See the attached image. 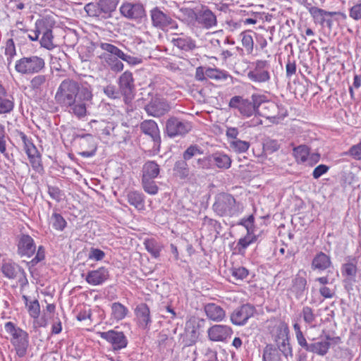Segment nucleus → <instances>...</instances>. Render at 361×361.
I'll return each instance as SVG.
<instances>
[{"mask_svg": "<svg viewBox=\"0 0 361 361\" xmlns=\"http://www.w3.org/2000/svg\"><path fill=\"white\" fill-rule=\"evenodd\" d=\"M192 128V125L190 121L176 116H171L166 121L165 132L171 138L183 137Z\"/></svg>", "mask_w": 361, "mask_h": 361, "instance_id": "39448f33", "label": "nucleus"}, {"mask_svg": "<svg viewBox=\"0 0 361 361\" xmlns=\"http://www.w3.org/2000/svg\"><path fill=\"white\" fill-rule=\"evenodd\" d=\"M143 178H156L160 173V167L154 161H147L142 166Z\"/></svg>", "mask_w": 361, "mask_h": 361, "instance_id": "7c9ffc66", "label": "nucleus"}, {"mask_svg": "<svg viewBox=\"0 0 361 361\" xmlns=\"http://www.w3.org/2000/svg\"><path fill=\"white\" fill-rule=\"evenodd\" d=\"M48 81V75H37L35 76L30 81L31 89L41 92L42 89L46 86Z\"/></svg>", "mask_w": 361, "mask_h": 361, "instance_id": "37998d69", "label": "nucleus"}, {"mask_svg": "<svg viewBox=\"0 0 361 361\" xmlns=\"http://www.w3.org/2000/svg\"><path fill=\"white\" fill-rule=\"evenodd\" d=\"M140 128L144 134L152 138L154 147H159L161 136L157 123L154 120H145L140 123Z\"/></svg>", "mask_w": 361, "mask_h": 361, "instance_id": "5701e85b", "label": "nucleus"}, {"mask_svg": "<svg viewBox=\"0 0 361 361\" xmlns=\"http://www.w3.org/2000/svg\"><path fill=\"white\" fill-rule=\"evenodd\" d=\"M301 315L305 324L310 328H315L317 326V316L314 313V310L309 306H305L302 309Z\"/></svg>", "mask_w": 361, "mask_h": 361, "instance_id": "f704fd0d", "label": "nucleus"}, {"mask_svg": "<svg viewBox=\"0 0 361 361\" xmlns=\"http://www.w3.org/2000/svg\"><path fill=\"white\" fill-rule=\"evenodd\" d=\"M45 258V250L43 246H39L35 257L27 264L30 267L36 266Z\"/></svg>", "mask_w": 361, "mask_h": 361, "instance_id": "0e129e2a", "label": "nucleus"}, {"mask_svg": "<svg viewBox=\"0 0 361 361\" xmlns=\"http://www.w3.org/2000/svg\"><path fill=\"white\" fill-rule=\"evenodd\" d=\"M231 271V275L237 280H243L249 274V271L244 267H233Z\"/></svg>", "mask_w": 361, "mask_h": 361, "instance_id": "052dcab7", "label": "nucleus"}, {"mask_svg": "<svg viewBox=\"0 0 361 361\" xmlns=\"http://www.w3.org/2000/svg\"><path fill=\"white\" fill-rule=\"evenodd\" d=\"M230 147L235 152L244 153L247 151L250 147V142L240 139L229 140Z\"/></svg>", "mask_w": 361, "mask_h": 361, "instance_id": "09e8293b", "label": "nucleus"}, {"mask_svg": "<svg viewBox=\"0 0 361 361\" xmlns=\"http://www.w3.org/2000/svg\"><path fill=\"white\" fill-rule=\"evenodd\" d=\"M109 276L108 269L102 267L96 270L88 271L85 276V281L92 286H99L104 283Z\"/></svg>", "mask_w": 361, "mask_h": 361, "instance_id": "a878e982", "label": "nucleus"}, {"mask_svg": "<svg viewBox=\"0 0 361 361\" xmlns=\"http://www.w3.org/2000/svg\"><path fill=\"white\" fill-rule=\"evenodd\" d=\"M347 154L351 156L356 160H361V142L351 147L347 152Z\"/></svg>", "mask_w": 361, "mask_h": 361, "instance_id": "774afa93", "label": "nucleus"}, {"mask_svg": "<svg viewBox=\"0 0 361 361\" xmlns=\"http://www.w3.org/2000/svg\"><path fill=\"white\" fill-rule=\"evenodd\" d=\"M145 249L149 252L154 257L157 258L160 254V246L158 243L154 239H147L145 240Z\"/></svg>", "mask_w": 361, "mask_h": 361, "instance_id": "603ef678", "label": "nucleus"}, {"mask_svg": "<svg viewBox=\"0 0 361 361\" xmlns=\"http://www.w3.org/2000/svg\"><path fill=\"white\" fill-rule=\"evenodd\" d=\"M171 109L169 103L164 99L154 97L145 106V110L149 116L159 117L168 113Z\"/></svg>", "mask_w": 361, "mask_h": 361, "instance_id": "4468645a", "label": "nucleus"}, {"mask_svg": "<svg viewBox=\"0 0 361 361\" xmlns=\"http://www.w3.org/2000/svg\"><path fill=\"white\" fill-rule=\"evenodd\" d=\"M251 32H252L251 30H246L240 33L242 44L247 54H251L254 48V41Z\"/></svg>", "mask_w": 361, "mask_h": 361, "instance_id": "c03bdc74", "label": "nucleus"}, {"mask_svg": "<svg viewBox=\"0 0 361 361\" xmlns=\"http://www.w3.org/2000/svg\"><path fill=\"white\" fill-rule=\"evenodd\" d=\"M195 20L197 23L202 28L209 30L217 25L216 15L206 6L195 13Z\"/></svg>", "mask_w": 361, "mask_h": 361, "instance_id": "a211bd4d", "label": "nucleus"}, {"mask_svg": "<svg viewBox=\"0 0 361 361\" xmlns=\"http://www.w3.org/2000/svg\"><path fill=\"white\" fill-rule=\"evenodd\" d=\"M99 47L104 51V52L99 56L102 65L105 68H109L116 73L123 71L124 67L123 63L120 61V58L112 53V49H111L118 48L112 44L106 42L100 43Z\"/></svg>", "mask_w": 361, "mask_h": 361, "instance_id": "423d86ee", "label": "nucleus"}, {"mask_svg": "<svg viewBox=\"0 0 361 361\" xmlns=\"http://www.w3.org/2000/svg\"><path fill=\"white\" fill-rule=\"evenodd\" d=\"M228 106L231 109H238L240 114L245 117H250L255 113H258L267 118L274 117V116L269 113L260 112L259 108H276L275 103L271 102H264L262 96L256 94H253L252 96L251 101L247 99H243L240 96H234L230 99Z\"/></svg>", "mask_w": 361, "mask_h": 361, "instance_id": "f03ea898", "label": "nucleus"}, {"mask_svg": "<svg viewBox=\"0 0 361 361\" xmlns=\"http://www.w3.org/2000/svg\"><path fill=\"white\" fill-rule=\"evenodd\" d=\"M168 39L173 48L176 47L182 52H190L197 48L195 40L183 32L171 33Z\"/></svg>", "mask_w": 361, "mask_h": 361, "instance_id": "9b49d317", "label": "nucleus"}, {"mask_svg": "<svg viewBox=\"0 0 361 361\" xmlns=\"http://www.w3.org/2000/svg\"><path fill=\"white\" fill-rule=\"evenodd\" d=\"M257 240V236L255 234H248L239 239L237 247L239 253H243L247 249V247L252 243Z\"/></svg>", "mask_w": 361, "mask_h": 361, "instance_id": "8fccbe9b", "label": "nucleus"}, {"mask_svg": "<svg viewBox=\"0 0 361 361\" xmlns=\"http://www.w3.org/2000/svg\"><path fill=\"white\" fill-rule=\"evenodd\" d=\"M279 352H281L286 358L293 357L292 348L289 343V338L276 343Z\"/></svg>", "mask_w": 361, "mask_h": 361, "instance_id": "5fc2aeb1", "label": "nucleus"}, {"mask_svg": "<svg viewBox=\"0 0 361 361\" xmlns=\"http://www.w3.org/2000/svg\"><path fill=\"white\" fill-rule=\"evenodd\" d=\"M343 283L344 288L348 290H352L353 283L355 282L357 275V266L355 263L350 262L342 264L341 268Z\"/></svg>", "mask_w": 361, "mask_h": 361, "instance_id": "b1692460", "label": "nucleus"}, {"mask_svg": "<svg viewBox=\"0 0 361 361\" xmlns=\"http://www.w3.org/2000/svg\"><path fill=\"white\" fill-rule=\"evenodd\" d=\"M309 12L314 18L315 23L324 25L326 20V11L315 6L310 8Z\"/></svg>", "mask_w": 361, "mask_h": 361, "instance_id": "de8ad7c7", "label": "nucleus"}, {"mask_svg": "<svg viewBox=\"0 0 361 361\" xmlns=\"http://www.w3.org/2000/svg\"><path fill=\"white\" fill-rule=\"evenodd\" d=\"M263 361H281L279 350L272 345H267L263 353Z\"/></svg>", "mask_w": 361, "mask_h": 361, "instance_id": "ea45409f", "label": "nucleus"}, {"mask_svg": "<svg viewBox=\"0 0 361 361\" xmlns=\"http://www.w3.org/2000/svg\"><path fill=\"white\" fill-rule=\"evenodd\" d=\"M16 137L22 142L23 149L27 155L32 167L35 170H38L42 167L41 154L33 144L32 139L21 131H17Z\"/></svg>", "mask_w": 361, "mask_h": 361, "instance_id": "1a4fd4ad", "label": "nucleus"}, {"mask_svg": "<svg viewBox=\"0 0 361 361\" xmlns=\"http://www.w3.org/2000/svg\"><path fill=\"white\" fill-rule=\"evenodd\" d=\"M270 63L266 60H257L247 72V78L255 83L268 82L271 79Z\"/></svg>", "mask_w": 361, "mask_h": 361, "instance_id": "0eeeda50", "label": "nucleus"}, {"mask_svg": "<svg viewBox=\"0 0 361 361\" xmlns=\"http://www.w3.org/2000/svg\"><path fill=\"white\" fill-rule=\"evenodd\" d=\"M204 310L207 318L214 322H220L226 317V311L224 308L214 302L205 304Z\"/></svg>", "mask_w": 361, "mask_h": 361, "instance_id": "bb28decb", "label": "nucleus"}, {"mask_svg": "<svg viewBox=\"0 0 361 361\" xmlns=\"http://www.w3.org/2000/svg\"><path fill=\"white\" fill-rule=\"evenodd\" d=\"M100 10L103 13H109L114 11L116 8V0H99Z\"/></svg>", "mask_w": 361, "mask_h": 361, "instance_id": "6e6d98bb", "label": "nucleus"}, {"mask_svg": "<svg viewBox=\"0 0 361 361\" xmlns=\"http://www.w3.org/2000/svg\"><path fill=\"white\" fill-rule=\"evenodd\" d=\"M45 66L44 60L37 56L23 57L16 62L15 69L21 74H33L40 72Z\"/></svg>", "mask_w": 361, "mask_h": 361, "instance_id": "6e6552de", "label": "nucleus"}, {"mask_svg": "<svg viewBox=\"0 0 361 361\" xmlns=\"http://www.w3.org/2000/svg\"><path fill=\"white\" fill-rule=\"evenodd\" d=\"M23 298L24 299V300L25 302L26 306L27 307L28 312H29L30 317H32L33 318H37L39 317V312H40V307H39V302L37 300H35L32 302H30V303L28 304L27 297L25 295H23Z\"/></svg>", "mask_w": 361, "mask_h": 361, "instance_id": "864d4df0", "label": "nucleus"}, {"mask_svg": "<svg viewBox=\"0 0 361 361\" xmlns=\"http://www.w3.org/2000/svg\"><path fill=\"white\" fill-rule=\"evenodd\" d=\"M103 92L109 98L113 99L120 98L121 94L120 90H118L115 85L111 84L104 87Z\"/></svg>", "mask_w": 361, "mask_h": 361, "instance_id": "bf43d9fd", "label": "nucleus"}, {"mask_svg": "<svg viewBox=\"0 0 361 361\" xmlns=\"http://www.w3.org/2000/svg\"><path fill=\"white\" fill-rule=\"evenodd\" d=\"M111 310V317L116 321L123 319L129 312L125 305L118 302L112 303Z\"/></svg>", "mask_w": 361, "mask_h": 361, "instance_id": "72a5a7b5", "label": "nucleus"}, {"mask_svg": "<svg viewBox=\"0 0 361 361\" xmlns=\"http://www.w3.org/2000/svg\"><path fill=\"white\" fill-rule=\"evenodd\" d=\"M233 330L231 327L223 324H214L207 330L208 338L214 342H227L231 337Z\"/></svg>", "mask_w": 361, "mask_h": 361, "instance_id": "dca6fc26", "label": "nucleus"}, {"mask_svg": "<svg viewBox=\"0 0 361 361\" xmlns=\"http://www.w3.org/2000/svg\"><path fill=\"white\" fill-rule=\"evenodd\" d=\"M254 312L253 306L250 304H244L234 310L231 314V321L235 325L243 326L253 316Z\"/></svg>", "mask_w": 361, "mask_h": 361, "instance_id": "f3484780", "label": "nucleus"}, {"mask_svg": "<svg viewBox=\"0 0 361 361\" xmlns=\"http://www.w3.org/2000/svg\"><path fill=\"white\" fill-rule=\"evenodd\" d=\"M85 10L88 16L92 17H99L103 13L100 10L99 3H89L85 6Z\"/></svg>", "mask_w": 361, "mask_h": 361, "instance_id": "4d7b16f0", "label": "nucleus"}, {"mask_svg": "<svg viewBox=\"0 0 361 361\" xmlns=\"http://www.w3.org/2000/svg\"><path fill=\"white\" fill-rule=\"evenodd\" d=\"M5 54L6 56H8V63H10L12 58L16 54L14 42L12 39H9L6 42Z\"/></svg>", "mask_w": 361, "mask_h": 361, "instance_id": "338daca9", "label": "nucleus"}, {"mask_svg": "<svg viewBox=\"0 0 361 361\" xmlns=\"http://www.w3.org/2000/svg\"><path fill=\"white\" fill-rule=\"evenodd\" d=\"M324 341L310 343L307 351L324 356L328 353L330 348V341H334L336 343L340 341L339 337L331 338L329 335H326Z\"/></svg>", "mask_w": 361, "mask_h": 361, "instance_id": "393cba45", "label": "nucleus"}, {"mask_svg": "<svg viewBox=\"0 0 361 361\" xmlns=\"http://www.w3.org/2000/svg\"><path fill=\"white\" fill-rule=\"evenodd\" d=\"M239 224L243 226L247 230V233L254 234L255 217L253 215H250L247 218L243 219Z\"/></svg>", "mask_w": 361, "mask_h": 361, "instance_id": "680f3d73", "label": "nucleus"}, {"mask_svg": "<svg viewBox=\"0 0 361 361\" xmlns=\"http://www.w3.org/2000/svg\"><path fill=\"white\" fill-rule=\"evenodd\" d=\"M37 32L42 34L40 40L42 47L51 49L54 47L52 35V23L49 18H42L35 22Z\"/></svg>", "mask_w": 361, "mask_h": 361, "instance_id": "f8f14e48", "label": "nucleus"}, {"mask_svg": "<svg viewBox=\"0 0 361 361\" xmlns=\"http://www.w3.org/2000/svg\"><path fill=\"white\" fill-rule=\"evenodd\" d=\"M49 223L57 231H62L66 227L67 222L59 213L54 212L50 217Z\"/></svg>", "mask_w": 361, "mask_h": 361, "instance_id": "79ce46f5", "label": "nucleus"}, {"mask_svg": "<svg viewBox=\"0 0 361 361\" xmlns=\"http://www.w3.org/2000/svg\"><path fill=\"white\" fill-rule=\"evenodd\" d=\"M17 247V253L21 257L30 258L36 251V245L33 238L27 234H22L19 236Z\"/></svg>", "mask_w": 361, "mask_h": 361, "instance_id": "6ab92c4d", "label": "nucleus"}, {"mask_svg": "<svg viewBox=\"0 0 361 361\" xmlns=\"http://www.w3.org/2000/svg\"><path fill=\"white\" fill-rule=\"evenodd\" d=\"M173 171L180 179H185L190 174L188 162L183 159L177 161L174 164Z\"/></svg>", "mask_w": 361, "mask_h": 361, "instance_id": "e433bc0d", "label": "nucleus"}, {"mask_svg": "<svg viewBox=\"0 0 361 361\" xmlns=\"http://www.w3.org/2000/svg\"><path fill=\"white\" fill-rule=\"evenodd\" d=\"M5 331L11 336V342L19 357L26 355L29 347V335L23 329L8 322L4 326Z\"/></svg>", "mask_w": 361, "mask_h": 361, "instance_id": "20e7f679", "label": "nucleus"}, {"mask_svg": "<svg viewBox=\"0 0 361 361\" xmlns=\"http://www.w3.org/2000/svg\"><path fill=\"white\" fill-rule=\"evenodd\" d=\"M13 106L14 104L11 99L0 96V114L11 112Z\"/></svg>", "mask_w": 361, "mask_h": 361, "instance_id": "13d9d810", "label": "nucleus"}, {"mask_svg": "<svg viewBox=\"0 0 361 361\" xmlns=\"http://www.w3.org/2000/svg\"><path fill=\"white\" fill-rule=\"evenodd\" d=\"M112 53L116 55L120 59L126 61L130 65L135 66L140 64L142 62V60L140 57L133 56L128 55L127 54H125L122 50L120 49H114L111 48Z\"/></svg>", "mask_w": 361, "mask_h": 361, "instance_id": "58836bf2", "label": "nucleus"}, {"mask_svg": "<svg viewBox=\"0 0 361 361\" xmlns=\"http://www.w3.org/2000/svg\"><path fill=\"white\" fill-rule=\"evenodd\" d=\"M205 75L207 78L216 80H226L228 78H231L226 71L214 68H207Z\"/></svg>", "mask_w": 361, "mask_h": 361, "instance_id": "4c0bfd02", "label": "nucleus"}, {"mask_svg": "<svg viewBox=\"0 0 361 361\" xmlns=\"http://www.w3.org/2000/svg\"><path fill=\"white\" fill-rule=\"evenodd\" d=\"M192 166L198 169H213L212 162V154L203 157H199L192 162Z\"/></svg>", "mask_w": 361, "mask_h": 361, "instance_id": "a18cd8bd", "label": "nucleus"}, {"mask_svg": "<svg viewBox=\"0 0 361 361\" xmlns=\"http://www.w3.org/2000/svg\"><path fill=\"white\" fill-rule=\"evenodd\" d=\"M212 162L213 168L216 166L219 169H228L231 165V158L226 154L216 152L212 154Z\"/></svg>", "mask_w": 361, "mask_h": 361, "instance_id": "2f4dec72", "label": "nucleus"}, {"mask_svg": "<svg viewBox=\"0 0 361 361\" xmlns=\"http://www.w3.org/2000/svg\"><path fill=\"white\" fill-rule=\"evenodd\" d=\"M120 12L125 18L140 22L146 16L144 6L141 3L125 1L120 7Z\"/></svg>", "mask_w": 361, "mask_h": 361, "instance_id": "ddd939ff", "label": "nucleus"}, {"mask_svg": "<svg viewBox=\"0 0 361 361\" xmlns=\"http://www.w3.org/2000/svg\"><path fill=\"white\" fill-rule=\"evenodd\" d=\"M92 97L90 84L73 79L63 80L55 94L56 103L78 118L87 115V108L92 103Z\"/></svg>", "mask_w": 361, "mask_h": 361, "instance_id": "f257e3e1", "label": "nucleus"}, {"mask_svg": "<svg viewBox=\"0 0 361 361\" xmlns=\"http://www.w3.org/2000/svg\"><path fill=\"white\" fill-rule=\"evenodd\" d=\"M127 200L130 205L136 209L142 210L145 207V199L142 192L138 191H130L127 194Z\"/></svg>", "mask_w": 361, "mask_h": 361, "instance_id": "473e14b6", "label": "nucleus"}, {"mask_svg": "<svg viewBox=\"0 0 361 361\" xmlns=\"http://www.w3.org/2000/svg\"><path fill=\"white\" fill-rule=\"evenodd\" d=\"M99 336L109 343L114 350H119L127 346L128 340L123 332L115 330L99 332Z\"/></svg>", "mask_w": 361, "mask_h": 361, "instance_id": "2eb2a0df", "label": "nucleus"}, {"mask_svg": "<svg viewBox=\"0 0 361 361\" xmlns=\"http://www.w3.org/2000/svg\"><path fill=\"white\" fill-rule=\"evenodd\" d=\"M212 209L216 215L231 218L241 214L243 211V205L231 194L220 192L214 197Z\"/></svg>", "mask_w": 361, "mask_h": 361, "instance_id": "7ed1b4c3", "label": "nucleus"}, {"mask_svg": "<svg viewBox=\"0 0 361 361\" xmlns=\"http://www.w3.org/2000/svg\"><path fill=\"white\" fill-rule=\"evenodd\" d=\"M306 286V279L300 275H296L292 281V286L290 290L295 295V298L299 300L303 297Z\"/></svg>", "mask_w": 361, "mask_h": 361, "instance_id": "c756f323", "label": "nucleus"}, {"mask_svg": "<svg viewBox=\"0 0 361 361\" xmlns=\"http://www.w3.org/2000/svg\"><path fill=\"white\" fill-rule=\"evenodd\" d=\"M331 257L323 252H318L312 259L311 268L312 270L323 271L331 267Z\"/></svg>", "mask_w": 361, "mask_h": 361, "instance_id": "c85d7f7f", "label": "nucleus"}, {"mask_svg": "<svg viewBox=\"0 0 361 361\" xmlns=\"http://www.w3.org/2000/svg\"><path fill=\"white\" fill-rule=\"evenodd\" d=\"M276 332L273 334L276 343L286 340L288 338V326L282 322L276 324Z\"/></svg>", "mask_w": 361, "mask_h": 361, "instance_id": "a19ab883", "label": "nucleus"}, {"mask_svg": "<svg viewBox=\"0 0 361 361\" xmlns=\"http://www.w3.org/2000/svg\"><path fill=\"white\" fill-rule=\"evenodd\" d=\"M119 90L121 94L124 96L125 102L131 99L135 88L133 73L130 71H125L121 75L118 79Z\"/></svg>", "mask_w": 361, "mask_h": 361, "instance_id": "4be33fe9", "label": "nucleus"}, {"mask_svg": "<svg viewBox=\"0 0 361 361\" xmlns=\"http://www.w3.org/2000/svg\"><path fill=\"white\" fill-rule=\"evenodd\" d=\"M142 185L147 193L154 195L158 192L159 188L153 178H142Z\"/></svg>", "mask_w": 361, "mask_h": 361, "instance_id": "3c124183", "label": "nucleus"}, {"mask_svg": "<svg viewBox=\"0 0 361 361\" xmlns=\"http://www.w3.org/2000/svg\"><path fill=\"white\" fill-rule=\"evenodd\" d=\"M150 18L152 25L156 28L164 30L166 28L176 30L178 27V23L158 7L150 11Z\"/></svg>", "mask_w": 361, "mask_h": 361, "instance_id": "9d476101", "label": "nucleus"}, {"mask_svg": "<svg viewBox=\"0 0 361 361\" xmlns=\"http://www.w3.org/2000/svg\"><path fill=\"white\" fill-rule=\"evenodd\" d=\"M349 16L354 20H361V1L354 4L349 8Z\"/></svg>", "mask_w": 361, "mask_h": 361, "instance_id": "69168bd1", "label": "nucleus"}, {"mask_svg": "<svg viewBox=\"0 0 361 361\" xmlns=\"http://www.w3.org/2000/svg\"><path fill=\"white\" fill-rule=\"evenodd\" d=\"M0 152L5 158L8 159V154L6 152L5 127L1 124H0Z\"/></svg>", "mask_w": 361, "mask_h": 361, "instance_id": "e2e57ef3", "label": "nucleus"}, {"mask_svg": "<svg viewBox=\"0 0 361 361\" xmlns=\"http://www.w3.org/2000/svg\"><path fill=\"white\" fill-rule=\"evenodd\" d=\"M203 153L204 151L200 146L191 145L183 152V159L187 162L192 159L196 160L197 157L203 154Z\"/></svg>", "mask_w": 361, "mask_h": 361, "instance_id": "c9c22d12", "label": "nucleus"}, {"mask_svg": "<svg viewBox=\"0 0 361 361\" xmlns=\"http://www.w3.org/2000/svg\"><path fill=\"white\" fill-rule=\"evenodd\" d=\"M294 156L298 163L307 161L310 154V149L305 145H300L293 149Z\"/></svg>", "mask_w": 361, "mask_h": 361, "instance_id": "49530a36", "label": "nucleus"}, {"mask_svg": "<svg viewBox=\"0 0 361 361\" xmlns=\"http://www.w3.org/2000/svg\"><path fill=\"white\" fill-rule=\"evenodd\" d=\"M1 271L4 276L9 279H15L18 277V274H20L21 276L18 280L19 282L21 283V284L27 283L25 271L14 262H6L3 263Z\"/></svg>", "mask_w": 361, "mask_h": 361, "instance_id": "aec40b11", "label": "nucleus"}, {"mask_svg": "<svg viewBox=\"0 0 361 361\" xmlns=\"http://www.w3.org/2000/svg\"><path fill=\"white\" fill-rule=\"evenodd\" d=\"M135 312L140 327L143 329H149L152 323L149 307L145 303H141L136 307Z\"/></svg>", "mask_w": 361, "mask_h": 361, "instance_id": "cd10ccee", "label": "nucleus"}, {"mask_svg": "<svg viewBox=\"0 0 361 361\" xmlns=\"http://www.w3.org/2000/svg\"><path fill=\"white\" fill-rule=\"evenodd\" d=\"M98 123L102 135L106 137L112 136L117 140L126 139V133L123 130L122 127H118L115 123L102 121Z\"/></svg>", "mask_w": 361, "mask_h": 361, "instance_id": "412c9836", "label": "nucleus"}]
</instances>
